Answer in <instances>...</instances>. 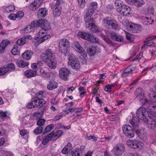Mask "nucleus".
Wrapping results in <instances>:
<instances>
[{"instance_id": "nucleus-41", "label": "nucleus", "mask_w": 156, "mask_h": 156, "mask_svg": "<svg viewBox=\"0 0 156 156\" xmlns=\"http://www.w3.org/2000/svg\"><path fill=\"white\" fill-rule=\"evenodd\" d=\"M12 54L14 55H18L20 53L19 47L17 45H15L11 51Z\"/></svg>"}, {"instance_id": "nucleus-26", "label": "nucleus", "mask_w": 156, "mask_h": 156, "mask_svg": "<svg viewBox=\"0 0 156 156\" xmlns=\"http://www.w3.org/2000/svg\"><path fill=\"white\" fill-rule=\"evenodd\" d=\"M47 11L45 8L39 9L37 13L38 17H44L47 15Z\"/></svg>"}, {"instance_id": "nucleus-28", "label": "nucleus", "mask_w": 156, "mask_h": 156, "mask_svg": "<svg viewBox=\"0 0 156 156\" xmlns=\"http://www.w3.org/2000/svg\"><path fill=\"white\" fill-rule=\"evenodd\" d=\"M51 133H52L53 135H51L53 139L56 140L58 139L62 134V132L60 130H58L55 133L54 131L52 132Z\"/></svg>"}, {"instance_id": "nucleus-50", "label": "nucleus", "mask_w": 156, "mask_h": 156, "mask_svg": "<svg viewBox=\"0 0 156 156\" xmlns=\"http://www.w3.org/2000/svg\"><path fill=\"white\" fill-rule=\"evenodd\" d=\"M143 53L142 52H140L138 55H137V56L134 59H133L132 60V61H139L141 58L142 57H143Z\"/></svg>"}, {"instance_id": "nucleus-33", "label": "nucleus", "mask_w": 156, "mask_h": 156, "mask_svg": "<svg viewBox=\"0 0 156 156\" xmlns=\"http://www.w3.org/2000/svg\"><path fill=\"white\" fill-rule=\"evenodd\" d=\"M134 2L133 5L137 7L142 6L145 3L143 0H134Z\"/></svg>"}, {"instance_id": "nucleus-12", "label": "nucleus", "mask_w": 156, "mask_h": 156, "mask_svg": "<svg viewBox=\"0 0 156 156\" xmlns=\"http://www.w3.org/2000/svg\"><path fill=\"white\" fill-rule=\"evenodd\" d=\"M91 12H89L88 11L84 17V21L86 22V27H89L90 25L94 22L92 18H91V16L93 14Z\"/></svg>"}, {"instance_id": "nucleus-31", "label": "nucleus", "mask_w": 156, "mask_h": 156, "mask_svg": "<svg viewBox=\"0 0 156 156\" xmlns=\"http://www.w3.org/2000/svg\"><path fill=\"white\" fill-rule=\"evenodd\" d=\"M58 5H57L56 6L55 5V8L53 10V15L55 17L59 16L61 13V9L57 7V6Z\"/></svg>"}, {"instance_id": "nucleus-40", "label": "nucleus", "mask_w": 156, "mask_h": 156, "mask_svg": "<svg viewBox=\"0 0 156 156\" xmlns=\"http://www.w3.org/2000/svg\"><path fill=\"white\" fill-rule=\"evenodd\" d=\"M15 9V7L14 5H10L6 7L4 9V12H9L14 11Z\"/></svg>"}, {"instance_id": "nucleus-5", "label": "nucleus", "mask_w": 156, "mask_h": 156, "mask_svg": "<svg viewBox=\"0 0 156 156\" xmlns=\"http://www.w3.org/2000/svg\"><path fill=\"white\" fill-rule=\"evenodd\" d=\"M139 122V120L138 118L136 117H133L131 120L130 122L133 128L135 129V130L138 136L142 137V135L144 134L143 132L144 131V129H141L138 127Z\"/></svg>"}, {"instance_id": "nucleus-29", "label": "nucleus", "mask_w": 156, "mask_h": 156, "mask_svg": "<svg viewBox=\"0 0 156 156\" xmlns=\"http://www.w3.org/2000/svg\"><path fill=\"white\" fill-rule=\"evenodd\" d=\"M87 40L93 43H97L98 41V38L90 33H89Z\"/></svg>"}, {"instance_id": "nucleus-60", "label": "nucleus", "mask_w": 156, "mask_h": 156, "mask_svg": "<svg viewBox=\"0 0 156 156\" xmlns=\"http://www.w3.org/2000/svg\"><path fill=\"white\" fill-rule=\"evenodd\" d=\"M5 67L0 68V76L4 75L6 73H7V70Z\"/></svg>"}, {"instance_id": "nucleus-51", "label": "nucleus", "mask_w": 156, "mask_h": 156, "mask_svg": "<svg viewBox=\"0 0 156 156\" xmlns=\"http://www.w3.org/2000/svg\"><path fill=\"white\" fill-rule=\"evenodd\" d=\"M32 101L33 102L34 104V108H36L38 107V98L37 97L34 98L32 99Z\"/></svg>"}, {"instance_id": "nucleus-32", "label": "nucleus", "mask_w": 156, "mask_h": 156, "mask_svg": "<svg viewBox=\"0 0 156 156\" xmlns=\"http://www.w3.org/2000/svg\"><path fill=\"white\" fill-rule=\"evenodd\" d=\"M52 133H50L42 141V144L44 145H45L47 143H48L50 140L51 139H53L51 135H53Z\"/></svg>"}, {"instance_id": "nucleus-16", "label": "nucleus", "mask_w": 156, "mask_h": 156, "mask_svg": "<svg viewBox=\"0 0 156 156\" xmlns=\"http://www.w3.org/2000/svg\"><path fill=\"white\" fill-rule=\"evenodd\" d=\"M43 0H35L31 3L30 9L34 10L38 8L43 2Z\"/></svg>"}, {"instance_id": "nucleus-24", "label": "nucleus", "mask_w": 156, "mask_h": 156, "mask_svg": "<svg viewBox=\"0 0 156 156\" xmlns=\"http://www.w3.org/2000/svg\"><path fill=\"white\" fill-rule=\"evenodd\" d=\"M72 149V145L69 142L68 143L67 145L62 149V153L63 154H67L69 151Z\"/></svg>"}, {"instance_id": "nucleus-20", "label": "nucleus", "mask_w": 156, "mask_h": 156, "mask_svg": "<svg viewBox=\"0 0 156 156\" xmlns=\"http://www.w3.org/2000/svg\"><path fill=\"white\" fill-rule=\"evenodd\" d=\"M33 52L30 50H26L22 55V57L27 60H30L33 55Z\"/></svg>"}, {"instance_id": "nucleus-36", "label": "nucleus", "mask_w": 156, "mask_h": 156, "mask_svg": "<svg viewBox=\"0 0 156 156\" xmlns=\"http://www.w3.org/2000/svg\"><path fill=\"white\" fill-rule=\"evenodd\" d=\"M29 64L28 62H26L23 60H19L18 61L17 65L19 66L22 68H24L27 66Z\"/></svg>"}, {"instance_id": "nucleus-62", "label": "nucleus", "mask_w": 156, "mask_h": 156, "mask_svg": "<svg viewBox=\"0 0 156 156\" xmlns=\"http://www.w3.org/2000/svg\"><path fill=\"white\" fill-rule=\"evenodd\" d=\"M153 46L155 47V44L153 42H146L144 46L142 48H145L146 46Z\"/></svg>"}, {"instance_id": "nucleus-10", "label": "nucleus", "mask_w": 156, "mask_h": 156, "mask_svg": "<svg viewBox=\"0 0 156 156\" xmlns=\"http://www.w3.org/2000/svg\"><path fill=\"white\" fill-rule=\"evenodd\" d=\"M125 148L124 145L122 144H117L113 149V152L115 155H119L124 152Z\"/></svg>"}, {"instance_id": "nucleus-39", "label": "nucleus", "mask_w": 156, "mask_h": 156, "mask_svg": "<svg viewBox=\"0 0 156 156\" xmlns=\"http://www.w3.org/2000/svg\"><path fill=\"white\" fill-rule=\"evenodd\" d=\"M7 70V72H11L12 70L15 69V65L12 63H11L7 65V66L5 67Z\"/></svg>"}, {"instance_id": "nucleus-30", "label": "nucleus", "mask_w": 156, "mask_h": 156, "mask_svg": "<svg viewBox=\"0 0 156 156\" xmlns=\"http://www.w3.org/2000/svg\"><path fill=\"white\" fill-rule=\"evenodd\" d=\"M89 33H86L83 32H78L77 35L79 37L82 38L85 40H87L88 39V37Z\"/></svg>"}, {"instance_id": "nucleus-34", "label": "nucleus", "mask_w": 156, "mask_h": 156, "mask_svg": "<svg viewBox=\"0 0 156 156\" xmlns=\"http://www.w3.org/2000/svg\"><path fill=\"white\" fill-rule=\"evenodd\" d=\"M142 20L144 21L145 23L147 25L152 24L154 22V20L151 19V18L143 17H142Z\"/></svg>"}, {"instance_id": "nucleus-45", "label": "nucleus", "mask_w": 156, "mask_h": 156, "mask_svg": "<svg viewBox=\"0 0 156 156\" xmlns=\"http://www.w3.org/2000/svg\"><path fill=\"white\" fill-rule=\"evenodd\" d=\"M131 23H129V20L126 19L123 20L122 21V24L127 29H129V25Z\"/></svg>"}, {"instance_id": "nucleus-8", "label": "nucleus", "mask_w": 156, "mask_h": 156, "mask_svg": "<svg viewBox=\"0 0 156 156\" xmlns=\"http://www.w3.org/2000/svg\"><path fill=\"white\" fill-rule=\"evenodd\" d=\"M124 134L126 136L132 138L134 136V132L132 127L129 125H125L122 127Z\"/></svg>"}, {"instance_id": "nucleus-1", "label": "nucleus", "mask_w": 156, "mask_h": 156, "mask_svg": "<svg viewBox=\"0 0 156 156\" xmlns=\"http://www.w3.org/2000/svg\"><path fill=\"white\" fill-rule=\"evenodd\" d=\"M41 58L45 62L51 69H55L56 67V62L53 52L49 49L46 50L45 52L41 53Z\"/></svg>"}, {"instance_id": "nucleus-23", "label": "nucleus", "mask_w": 156, "mask_h": 156, "mask_svg": "<svg viewBox=\"0 0 156 156\" xmlns=\"http://www.w3.org/2000/svg\"><path fill=\"white\" fill-rule=\"evenodd\" d=\"M147 123H145L147 125V127L152 129H153L156 127V121L152 119H148Z\"/></svg>"}, {"instance_id": "nucleus-59", "label": "nucleus", "mask_w": 156, "mask_h": 156, "mask_svg": "<svg viewBox=\"0 0 156 156\" xmlns=\"http://www.w3.org/2000/svg\"><path fill=\"white\" fill-rule=\"evenodd\" d=\"M45 120L44 119H39L37 122V125L38 126H42L45 123Z\"/></svg>"}, {"instance_id": "nucleus-35", "label": "nucleus", "mask_w": 156, "mask_h": 156, "mask_svg": "<svg viewBox=\"0 0 156 156\" xmlns=\"http://www.w3.org/2000/svg\"><path fill=\"white\" fill-rule=\"evenodd\" d=\"M117 85V82H115L114 84L106 85L105 86V90L106 92H109L111 91V89L112 87H115Z\"/></svg>"}, {"instance_id": "nucleus-19", "label": "nucleus", "mask_w": 156, "mask_h": 156, "mask_svg": "<svg viewBox=\"0 0 156 156\" xmlns=\"http://www.w3.org/2000/svg\"><path fill=\"white\" fill-rule=\"evenodd\" d=\"M98 4L96 2H93L90 3L88 7V11L89 12H92L93 13L95 10L97 8Z\"/></svg>"}, {"instance_id": "nucleus-61", "label": "nucleus", "mask_w": 156, "mask_h": 156, "mask_svg": "<svg viewBox=\"0 0 156 156\" xmlns=\"http://www.w3.org/2000/svg\"><path fill=\"white\" fill-rule=\"evenodd\" d=\"M97 137H95L94 135L90 136H87V138L88 140H91L92 141H95L97 140Z\"/></svg>"}, {"instance_id": "nucleus-42", "label": "nucleus", "mask_w": 156, "mask_h": 156, "mask_svg": "<svg viewBox=\"0 0 156 156\" xmlns=\"http://www.w3.org/2000/svg\"><path fill=\"white\" fill-rule=\"evenodd\" d=\"M112 20L108 17H106L104 19L103 21L105 25L110 26Z\"/></svg>"}, {"instance_id": "nucleus-21", "label": "nucleus", "mask_w": 156, "mask_h": 156, "mask_svg": "<svg viewBox=\"0 0 156 156\" xmlns=\"http://www.w3.org/2000/svg\"><path fill=\"white\" fill-rule=\"evenodd\" d=\"M70 64L73 69H78L80 67V62L77 59H75L72 60L70 62Z\"/></svg>"}, {"instance_id": "nucleus-49", "label": "nucleus", "mask_w": 156, "mask_h": 156, "mask_svg": "<svg viewBox=\"0 0 156 156\" xmlns=\"http://www.w3.org/2000/svg\"><path fill=\"white\" fill-rule=\"evenodd\" d=\"M16 15L17 16V19H20L23 17L24 13L23 11H20L17 12Z\"/></svg>"}, {"instance_id": "nucleus-47", "label": "nucleus", "mask_w": 156, "mask_h": 156, "mask_svg": "<svg viewBox=\"0 0 156 156\" xmlns=\"http://www.w3.org/2000/svg\"><path fill=\"white\" fill-rule=\"evenodd\" d=\"M42 131V127L41 126H38L34 129L33 132L36 134H38L41 133Z\"/></svg>"}, {"instance_id": "nucleus-27", "label": "nucleus", "mask_w": 156, "mask_h": 156, "mask_svg": "<svg viewBox=\"0 0 156 156\" xmlns=\"http://www.w3.org/2000/svg\"><path fill=\"white\" fill-rule=\"evenodd\" d=\"M133 71V70L131 68V67L129 66L127 67L124 70L122 75V77H124L127 76Z\"/></svg>"}, {"instance_id": "nucleus-64", "label": "nucleus", "mask_w": 156, "mask_h": 156, "mask_svg": "<svg viewBox=\"0 0 156 156\" xmlns=\"http://www.w3.org/2000/svg\"><path fill=\"white\" fill-rule=\"evenodd\" d=\"M30 27H31L32 29L33 30L34 29V27L37 26H38V25L37 23V22L33 21L32 22L31 24L29 25Z\"/></svg>"}, {"instance_id": "nucleus-15", "label": "nucleus", "mask_w": 156, "mask_h": 156, "mask_svg": "<svg viewBox=\"0 0 156 156\" xmlns=\"http://www.w3.org/2000/svg\"><path fill=\"white\" fill-rule=\"evenodd\" d=\"M129 30L133 33H136L140 31L141 27L139 25L131 23L129 25Z\"/></svg>"}, {"instance_id": "nucleus-18", "label": "nucleus", "mask_w": 156, "mask_h": 156, "mask_svg": "<svg viewBox=\"0 0 156 156\" xmlns=\"http://www.w3.org/2000/svg\"><path fill=\"white\" fill-rule=\"evenodd\" d=\"M58 86V83L54 81H50L47 85V88L49 90H52L57 88Z\"/></svg>"}, {"instance_id": "nucleus-25", "label": "nucleus", "mask_w": 156, "mask_h": 156, "mask_svg": "<svg viewBox=\"0 0 156 156\" xmlns=\"http://www.w3.org/2000/svg\"><path fill=\"white\" fill-rule=\"evenodd\" d=\"M97 48L94 46L90 47L87 50L88 54L90 56H93L96 53Z\"/></svg>"}, {"instance_id": "nucleus-14", "label": "nucleus", "mask_w": 156, "mask_h": 156, "mask_svg": "<svg viewBox=\"0 0 156 156\" xmlns=\"http://www.w3.org/2000/svg\"><path fill=\"white\" fill-rule=\"evenodd\" d=\"M84 146H81L80 148H75L72 152V156H82L83 153L84 152Z\"/></svg>"}, {"instance_id": "nucleus-63", "label": "nucleus", "mask_w": 156, "mask_h": 156, "mask_svg": "<svg viewBox=\"0 0 156 156\" xmlns=\"http://www.w3.org/2000/svg\"><path fill=\"white\" fill-rule=\"evenodd\" d=\"M17 16L16 14L12 13L9 16H8L9 18L12 20H15L17 19Z\"/></svg>"}, {"instance_id": "nucleus-56", "label": "nucleus", "mask_w": 156, "mask_h": 156, "mask_svg": "<svg viewBox=\"0 0 156 156\" xmlns=\"http://www.w3.org/2000/svg\"><path fill=\"white\" fill-rule=\"evenodd\" d=\"M79 6L81 8H83L85 5V0H77Z\"/></svg>"}, {"instance_id": "nucleus-48", "label": "nucleus", "mask_w": 156, "mask_h": 156, "mask_svg": "<svg viewBox=\"0 0 156 156\" xmlns=\"http://www.w3.org/2000/svg\"><path fill=\"white\" fill-rule=\"evenodd\" d=\"M26 42L25 38L23 37L19 39L16 42V44L19 45H22L24 44Z\"/></svg>"}, {"instance_id": "nucleus-57", "label": "nucleus", "mask_w": 156, "mask_h": 156, "mask_svg": "<svg viewBox=\"0 0 156 156\" xmlns=\"http://www.w3.org/2000/svg\"><path fill=\"white\" fill-rule=\"evenodd\" d=\"M108 34L109 36L111 37L112 39L115 40V41L118 35L115 33L113 32H110Z\"/></svg>"}, {"instance_id": "nucleus-53", "label": "nucleus", "mask_w": 156, "mask_h": 156, "mask_svg": "<svg viewBox=\"0 0 156 156\" xmlns=\"http://www.w3.org/2000/svg\"><path fill=\"white\" fill-rule=\"evenodd\" d=\"M20 134L23 137L25 136L26 137H27L28 135V132L27 131L24 129L21 130L20 132Z\"/></svg>"}, {"instance_id": "nucleus-9", "label": "nucleus", "mask_w": 156, "mask_h": 156, "mask_svg": "<svg viewBox=\"0 0 156 156\" xmlns=\"http://www.w3.org/2000/svg\"><path fill=\"white\" fill-rule=\"evenodd\" d=\"M70 74L69 70L66 68H60L59 70V75L60 77L64 81H67L69 80Z\"/></svg>"}, {"instance_id": "nucleus-6", "label": "nucleus", "mask_w": 156, "mask_h": 156, "mask_svg": "<svg viewBox=\"0 0 156 156\" xmlns=\"http://www.w3.org/2000/svg\"><path fill=\"white\" fill-rule=\"evenodd\" d=\"M50 37L51 36L47 34L45 30H41L37 34V40L38 43L40 44Z\"/></svg>"}, {"instance_id": "nucleus-54", "label": "nucleus", "mask_w": 156, "mask_h": 156, "mask_svg": "<svg viewBox=\"0 0 156 156\" xmlns=\"http://www.w3.org/2000/svg\"><path fill=\"white\" fill-rule=\"evenodd\" d=\"M53 126H54L53 124H51L47 126L45 129L44 132H50L53 129Z\"/></svg>"}, {"instance_id": "nucleus-3", "label": "nucleus", "mask_w": 156, "mask_h": 156, "mask_svg": "<svg viewBox=\"0 0 156 156\" xmlns=\"http://www.w3.org/2000/svg\"><path fill=\"white\" fill-rule=\"evenodd\" d=\"M140 102L142 105H149L148 107L146 108L147 112L149 116H156V105H150L149 102L145 97L141 99L140 101Z\"/></svg>"}, {"instance_id": "nucleus-17", "label": "nucleus", "mask_w": 156, "mask_h": 156, "mask_svg": "<svg viewBox=\"0 0 156 156\" xmlns=\"http://www.w3.org/2000/svg\"><path fill=\"white\" fill-rule=\"evenodd\" d=\"M10 43V42L8 40H3L0 45V53H3L7 46Z\"/></svg>"}, {"instance_id": "nucleus-46", "label": "nucleus", "mask_w": 156, "mask_h": 156, "mask_svg": "<svg viewBox=\"0 0 156 156\" xmlns=\"http://www.w3.org/2000/svg\"><path fill=\"white\" fill-rule=\"evenodd\" d=\"M40 74L41 76L43 77H48L49 76V73L43 69L41 70Z\"/></svg>"}, {"instance_id": "nucleus-13", "label": "nucleus", "mask_w": 156, "mask_h": 156, "mask_svg": "<svg viewBox=\"0 0 156 156\" xmlns=\"http://www.w3.org/2000/svg\"><path fill=\"white\" fill-rule=\"evenodd\" d=\"M74 45L76 49V51L79 52L83 57H85L87 56L86 51L78 42H74Z\"/></svg>"}, {"instance_id": "nucleus-22", "label": "nucleus", "mask_w": 156, "mask_h": 156, "mask_svg": "<svg viewBox=\"0 0 156 156\" xmlns=\"http://www.w3.org/2000/svg\"><path fill=\"white\" fill-rule=\"evenodd\" d=\"M37 71L36 70L30 69L26 70L25 72V75L28 77H31L35 76L37 74Z\"/></svg>"}, {"instance_id": "nucleus-37", "label": "nucleus", "mask_w": 156, "mask_h": 156, "mask_svg": "<svg viewBox=\"0 0 156 156\" xmlns=\"http://www.w3.org/2000/svg\"><path fill=\"white\" fill-rule=\"evenodd\" d=\"M110 26L114 29L119 30L120 29V27L117 24V22L114 20H112Z\"/></svg>"}, {"instance_id": "nucleus-11", "label": "nucleus", "mask_w": 156, "mask_h": 156, "mask_svg": "<svg viewBox=\"0 0 156 156\" xmlns=\"http://www.w3.org/2000/svg\"><path fill=\"white\" fill-rule=\"evenodd\" d=\"M37 23L38 26L40 27L45 30L50 29L51 28L50 25L47 20L45 19L39 20L37 21Z\"/></svg>"}, {"instance_id": "nucleus-43", "label": "nucleus", "mask_w": 156, "mask_h": 156, "mask_svg": "<svg viewBox=\"0 0 156 156\" xmlns=\"http://www.w3.org/2000/svg\"><path fill=\"white\" fill-rule=\"evenodd\" d=\"M33 30L31 28V27L29 25L27 26L24 29L20 30L21 33H27Z\"/></svg>"}, {"instance_id": "nucleus-7", "label": "nucleus", "mask_w": 156, "mask_h": 156, "mask_svg": "<svg viewBox=\"0 0 156 156\" xmlns=\"http://www.w3.org/2000/svg\"><path fill=\"white\" fill-rule=\"evenodd\" d=\"M136 114L139 119L143 120L144 123H147L148 120L146 117V110L144 108L140 107L137 110Z\"/></svg>"}, {"instance_id": "nucleus-55", "label": "nucleus", "mask_w": 156, "mask_h": 156, "mask_svg": "<svg viewBox=\"0 0 156 156\" xmlns=\"http://www.w3.org/2000/svg\"><path fill=\"white\" fill-rule=\"evenodd\" d=\"M126 37L127 39L130 41L132 42L133 41L134 38L133 36L130 34L126 33Z\"/></svg>"}, {"instance_id": "nucleus-38", "label": "nucleus", "mask_w": 156, "mask_h": 156, "mask_svg": "<svg viewBox=\"0 0 156 156\" xmlns=\"http://www.w3.org/2000/svg\"><path fill=\"white\" fill-rule=\"evenodd\" d=\"M89 27H86L87 28H89L90 31L93 32H96L98 31L97 27L95 25L94 22L91 23L90 26Z\"/></svg>"}, {"instance_id": "nucleus-2", "label": "nucleus", "mask_w": 156, "mask_h": 156, "mask_svg": "<svg viewBox=\"0 0 156 156\" xmlns=\"http://www.w3.org/2000/svg\"><path fill=\"white\" fill-rule=\"evenodd\" d=\"M115 5L117 10L121 14L126 16L130 14L131 9L128 6L122 4L119 1H115Z\"/></svg>"}, {"instance_id": "nucleus-52", "label": "nucleus", "mask_w": 156, "mask_h": 156, "mask_svg": "<svg viewBox=\"0 0 156 156\" xmlns=\"http://www.w3.org/2000/svg\"><path fill=\"white\" fill-rule=\"evenodd\" d=\"M38 106L41 107L46 104V101L43 99L38 98Z\"/></svg>"}, {"instance_id": "nucleus-4", "label": "nucleus", "mask_w": 156, "mask_h": 156, "mask_svg": "<svg viewBox=\"0 0 156 156\" xmlns=\"http://www.w3.org/2000/svg\"><path fill=\"white\" fill-rule=\"evenodd\" d=\"M69 45L70 42L67 39L64 38L61 39L59 43V51L66 55L69 49Z\"/></svg>"}, {"instance_id": "nucleus-58", "label": "nucleus", "mask_w": 156, "mask_h": 156, "mask_svg": "<svg viewBox=\"0 0 156 156\" xmlns=\"http://www.w3.org/2000/svg\"><path fill=\"white\" fill-rule=\"evenodd\" d=\"M7 112H4L2 110H0V118L2 119L5 118L7 116Z\"/></svg>"}, {"instance_id": "nucleus-44", "label": "nucleus", "mask_w": 156, "mask_h": 156, "mask_svg": "<svg viewBox=\"0 0 156 156\" xmlns=\"http://www.w3.org/2000/svg\"><path fill=\"white\" fill-rule=\"evenodd\" d=\"M149 97L151 101L156 102V93L151 92V94L149 95Z\"/></svg>"}]
</instances>
